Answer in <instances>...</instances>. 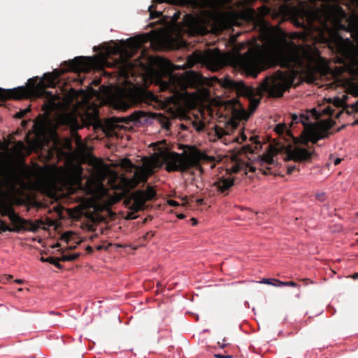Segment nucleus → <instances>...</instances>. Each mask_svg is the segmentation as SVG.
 Listing matches in <instances>:
<instances>
[{
  "label": "nucleus",
  "mask_w": 358,
  "mask_h": 358,
  "mask_svg": "<svg viewBox=\"0 0 358 358\" xmlns=\"http://www.w3.org/2000/svg\"><path fill=\"white\" fill-rule=\"evenodd\" d=\"M222 85L224 88L234 91L238 96L248 99L249 110H247L238 101L233 100L236 102L233 109L234 115L239 120H247L260 103V97H257L258 95L266 93L270 97H281L292 85V80L286 73L277 71L266 76L257 88L248 86L242 80H232L229 77L222 80Z\"/></svg>",
  "instance_id": "f257e3e1"
},
{
  "label": "nucleus",
  "mask_w": 358,
  "mask_h": 358,
  "mask_svg": "<svg viewBox=\"0 0 358 358\" xmlns=\"http://www.w3.org/2000/svg\"><path fill=\"white\" fill-rule=\"evenodd\" d=\"M264 48L271 57L284 59L299 71L313 76L320 69L324 59L316 48L310 45H297L293 41L269 37L266 39Z\"/></svg>",
  "instance_id": "f03ea898"
},
{
  "label": "nucleus",
  "mask_w": 358,
  "mask_h": 358,
  "mask_svg": "<svg viewBox=\"0 0 358 358\" xmlns=\"http://www.w3.org/2000/svg\"><path fill=\"white\" fill-rule=\"evenodd\" d=\"M155 100V96L150 92L133 87L116 90L110 97V103L116 110H126L132 106Z\"/></svg>",
  "instance_id": "7ed1b4c3"
},
{
  "label": "nucleus",
  "mask_w": 358,
  "mask_h": 358,
  "mask_svg": "<svg viewBox=\"0 0 358 358\" xmlns=\"http://www.w3.org/2000/svg\"><path fill=\"white\" fill-rule=\"evenodd\" d=\"M0 213L2 216L7 217L10 223L0 220V233L6 231L29 230L35 231L39 225L30 220L20 217L13 210L12 206L3 205L0 206Z\"/></svg>",
  "instance_id": "20e7f679"
},
{
  "label": "nucleus",
  "mask_w": 358,
  "mask_h": 358,
  "mask_svg": "<svg viewBox=\"0 0 358 358\" xmlns=\"http://www.w3.org/2000/svg\"><path fill=\"white\" fill-rule=\"evenodd\" d=\"M200 83V76L196 73H192L187 77L170 74L168 81L162 85V89L168 90L177 96L179 95L180 90H185L187 87H196Z\"/></svg>",
  "instance_id": "39448f33"
},
{
  "label": "nucleus",
  "mask_w": 358,
  "mask_h": 358,
  "mask_svg": "<svg viewBox=\"0 0 358 358\" xmlns=\"http://www.w3.org/2000/svg\"><path fill=\"white\" fill-rule=\"evenodd\" d=\"M161 159L162 165L164 166V169L169 172H184L192 167L194 164L191 157L174 152L163 154Z\"/></svg>",
  "instance_id": "423d86ee"
},
{
  "label": "nucleus",
  "mask_w": 358,
  "mask_h": 358,
  "mask_svg": "<svg viewBox=\"0 0 358 358\" xmlns=\"http://www.w3.org/2000/svg\"><path fill=\"white\" fill-rule=\"evenodd\" d=\"M265 59V55L262 52L245 55L240 59L241 67L248 75L256 78L263 69Z\"/></svg>",
  "instance_id": "0eeeda50"
},
{
  "label": "nucleus",
  "mask_w": 358,
  "mask_h": 358,
  "mask_svg": "<svg viewBox=\"0 0 358 358\" xmlns=\"http://www.w3.org/2000/svg\"><path fill=\"white\" fill-rule=\"evenodd\" d=\"M314 154L313 148H306L301 146H296L287 152V158L295 162L304 163L311 161Z\"/></svg>",
  "instance_id": "6e6552de"
},
{
  "label": "nucleus",
  "mask_w": 358,
  "mask_h": 358,
  "mask_svg": "<svg viewBox=\"0 0 358 358\" xmlns=\"http://www.w3.org/2000/svg\"><path fill=\"white\" fill-rule=\"evenodd\" d=\"M80 253L79 252H73L68 251L66 252H63L62 254V256L60 257H41L40 258V260L43 262H48L50 263L54 266H55L59 269H62L63 266L59 263V262H71L76 259L79 256Z\"/></svg>",
  "instance_id": "1a4fd4ad"
},
{
  "label": "nucleus",
  "mask_w": 358,
  "mask_h": 358,
  "mask_svg": "<svg viewBox=\"0 0 358 358\" xmlns=\"http://www.w3.org/2000/svg\"><path fill=\"white\" fill-rule=\"evenodd\" d=\"M234 185V180L231 177H221L213 183V187L218 194L227 195L229 189Z\"/></svg>",
  "instance_id": "9d476101"
},
{
  "label": "nucleus",
  "mask_w": 358,
  "mask_h": 358,
  "mask_svg": "<svg viewBox=\"0 0 358 358\" xmlns=\"http://www.w3.org/2000/svg\"><path fill=\"white\" fill-rule=\"evenodd\" d=\"M125 120L126 123L132 122L134 124H148L152 123V117L148 113L136 110L128 116Z\"/></svg>",
  "instance_id": "9b49d317"
},
{
  "label": "nucleus",
  "mask_w": 358,
  "mask_h": 358,
  "mask_svg": "<svg viewBox=\"0 0 358 358\" xmlns=\"http://www.w3.org/2000/svg\"><path fill=\"white\" fill-rule=\"evenodd\" d=\"M156 192L155 189L148 186L145 189H138L136 192L134 196L136 201L138 203L139 207H143L147 201L152 199L155 196Z\"/></svg>",
  "instance_id": "f8f14e48"
},
{
  "label": "nucleus",
  "mask_w": 358,
  "mask_h": 358,
  "mask_svg": "<svg viewBox=\"0 0 358 358\" xmlns=\"http://www.w3.org/2000/svg\"><path fill=\"white\" fill-rule=\"evenodd\" d=\"M91 58L85 57L83 56L76 57L71 61H70V69L76 70H85L90 69L91 64L87 62Z\"/></svg>",
  "instance_id": "ddd939ff"
},
{
  "label": "nucleus",
  "mask_w": 358,
  "mask_h": 358,
  "mask_svg": "<svg viewBox=\"0 0 358 358\" xmlns=\"http://www.w3.org/2000/svg\"><path fill=\"white\" fill-rule=\"evenodd\" d=\"M148 179L147 173L143 169H138L135 171L133 178L130 182V185L132 187H136L140 182H145Z\"/></svg>",
  "instance_id": "4468645a"
},
{
  "label": "nucleus",
  "mask_w": 358,
  "mask_h": 358,
  "mask_svg": "<svg viewBox=\"0 0 358 358\" xmlns=\"http://www.w3.org/2000/svg\"><path fill=\"white\" fill-rule=\"evenodd\" d=\"M274 163V159L271 157H266L260 162L259 170L263 174H272L271 168L270 167Z\"/></svg>",
  "instance_id": "2eb2a0df"
},
{
  "label": "nucleus",
  "mask_w": 358,
  "mask_h": 358,
  "mask_svg": "<svg viewBox=\"0 0 358 358\" xmlns=\"http://www.w3.org/2000/svg\"><path fill=\"white\" fill-rule=\"evenodd\" d=\"M308 116L305 114H300L299 115L296 114L292 115V124L301 123L303 126L306 127L308 124Z\"/></svg>",
  "instance_id": "dca6fc26"
},
{
  "label": "nucleus",
  "mask_w": 358,
  "mask_h": 358,
  "mask_svg": "<svg viewBox=\"0 0 358 358\" xmlns=\"http://www.w3.org/2000/svg\"><path fill=\"white\" fill-rule=\"evenodd\" d=\"M209 68L213 71H217L222 67L221 60L215 56H210L208 58Z\"/></svg>",
  "instance_id": "f3484780"
},
{
  "label": "nucleus",
  "mask_w": 358,
  "mask_h": 358,
  "mask_svg": "<svg viewBox=\"0 0 358 358\" xmlns=\"http://www.w3.org/2000/svg\"><path fill=\"white\" fill-rule=\"evenodd\" d=\"M12 96L17 99H21L27 96V90L25 87H18L14 88L12 92Z\"/></svg>",
  "instance_id": "a211bd4d"
},
{
  "label": "nucleus",
  "mask_w": 358,
  "mask_h": 358,
  "mask_svg": "<svg viewBox=\"0 0 358 358\" xmlns=\"http://www.w3.org/2000/svg\"><path fill=\"white\" fill-rule=\"evenodd\" d=\"M137 64L130 60H126L124 61L123 64V69H124V74H129L132 73L133 71L134 70Z\"/></svg>",
  "instance_id": "6ab92c4d"
},
{
  "label": "nucleus",
  "mask_w": 358,
  "mask_h": 358,
  "mask_svg": "<svg viewBox=\"0 0 358 358\" xmlns=\"http://www.w3.org/2000/svg\"><path fill=\"white\" fill-rule=\"evenodd\" d=\"M328 136L329 133L326 131L315 133L312 138V142L316 143L319 140L328 137Z\"/></svg>",
  "instance_id": "aec40b11"
},
{
  "label": "nucleus",
  "mask_w": 358,
  "mask_h": 358,
  "mask_svg": "<svg viewBox=\"0 0 358 358\" xmlns=\"http://www.w3.org/2000/svg\"><path fill=\"white\" fill-rule=\"evenodd\" d=\"M162 66L168 71H172L175 69V66L171 64L169 60L162 59H161Z\"/></svg>",
  "instance_id": "412c9836"
},
{
  "label": "nucleus",
  "mask_w": 358,
  "mask_h": 358,
  "mask_svg": "<svg viewBox=\"0 0 358 358\" xmlns=\"http://www.w3.org/2000/svg\"><path fill=\"white\" fill-rule=\"evenodd\" d=\"M51 96V100L49 101L47 106V110H54L57 108V103L55 102L56 100L57 96L55 95H50Z\"/></svg>",
  "instance_id": "4be33fe9"
},
{
  "label": "nucleus",
  "mask_w": 358,
  "mask_h": 358,
  "mask_svg": "<svg viewBox=\"0 0 358 358\" xmlns=\"http://www.w3.org/2000/svg\"><path fill=\"white\" fill-rule=\"evenodd\" d=\"M153 7H154L153 5H150L148 7V10L150 12V17L151 19L159 17L162 14L161 11H153L152 10Z\"/></svg>",
  "instance_id": "5701e85b"
},
{
  "label": "nucleus",
  "mask_w": 358,
  "mask_h": 358,
  "mask_svg": "<svg viewBox=\"0 0 358 358\" xmlns=\"http://www.w3.org/2000/svg\"><path fill=\"white\" fill-rule=\"evenodd\" d=\"M275 282L278 283V286L279 285H283V286H290V287H296L299 286L297 285V283H296L294 281L282 282V281L278 280H275Z\"/></svg>",
  "instance_id": "b1692460"
},
{
  "label": "nucleus",
  "mask_w": 358,
  "mask_h": 358,
  "mask_svg": "<svg viewBox=\"0 0 358 358\" xmlns=\"http://www.w3.org/2000/svg\"><path fill=\"white\" fill-rule=\"evenodd\" d=\"M59 76V73L57 70H55L52 73H46L44 74L45 77H48L50 79L53 81L57 79Z\"/></svg>",
  "instance_id": "393cba45"
},
{
  "label": "nucleus",
  "mask_w": 358,
  "mask_h": 358,
  "mask_svg": "<svg viewBox=\"0 0 358 358\" xmlns=\"http://www.w3.org/2000/svg\"><path fill=\"white\" fill-rule=\"evenodd\" d=\"M76 234L73 232L69 231L64 234L63 238L65 239L66 242L69 243L71 240H73Z\"/></svg>",
  "instance_id": "a878e982"
},
{
  "label": "nucleus",
  "mask_w": 358,
  "mask_h": 358,
  "mask_svg": "<svg viewBox=\"0 0 358 358\" xmlns=\"http://www.w3.org/2000/svg\"><path fill=\"white\" fill-rule=\"evenodd\" d=\"M29 112V109H24V110H20V111L17 112L15 117L16 118H22L27 113Z\"/></svg>",
  "instance_id": "bb28decb"
},
{
  "label": "nucleus",
  "mask_w": 358,
  "mask_h": 358,
  "mask_svg": "<svg viewBox=\"0 0 358 358\" xmlns=\"http://www.w3.org/2000/svg\"><path fill=\"white\" fill-rule=\"evenodd\" d=\"M287 129V127L285 124H277L275 130L277 133L280 134L284 131V130Z\"/></svg>",
  "instance_id": "cd10ccee"
},
{
  "label": "nucleus",
  "mask_w": 358,
  "mask_h": 358,
  "mask_svg": "<svg viewBox=\"0 0 358 358\" xmlns=\"http://www.w3.org/2000/svg\"><path fill=\"white\" fill-rule=\"evenodd\" d=\"M295 170L299 171V167L296 165H289L287 167V173L289 174L292 173Z\"/></svg>",
  "instance_id": "c85d7f7f"
},
{
  "label": "nucleus",
  "mask_w": 358,
  "mask_h": 358,
  "mask_svg": "<svg viewBox=\"0 0 358 358\" xmlns=\"http://www.w3.org/2000/svg\"><path fill=\"white\" fill-rule=\"evenodd\" d=\"M275 279L264 278L260 282L268 285H273L274 286H278V283H273L271 281H275Z\"/></svg>",
  "instance_id": "c756f323"
},
{
  "label": "nucleus",
  "mask_w": 358,
  "mask_h": 358,
  "mask_svg": "<svg viewBox=\"0 0 358 358\" xmlns=\"http://www.w3.org/2000/svg\"><path fill=\"white\" fill-rule=\"evenodd\" d=\"M95 248H85V254L86 255H90L91 253H92L94 252V249ZM97 250H101L103 248H96ZM105 249H108V248H104Z\"/></svg>",
  "instance_id": "7c9ffc66"
},
{
  "label": "nucleus",
  "mask_w": 358,
  "mask_h": 358,
  "mask_svg": "<svg viewBox=\"0 0 358 358\" xmlns=\"http://www.w3.org/2000/svg\"><path fill=\"white\" fill-rule=\"evenodd\" d=\"M323 113L324 114H327V115H333V111H332V110L329 107H327V108H324L323 110Z\"/></svg>",
  "instance_id": "2f4dec72"
},
{
  "label": "nucleus",
  "mask_w": 358,
  "mask_h": 358,
  "mask_svg": "<svg viewBox=\"0 0 358 358\" xmlns=\"http://www.w3.org/2000/svg\"><path fill=\"white\" fill-rule=\"evenodd\" d=\"M324 195H325V194L324 192H320V193L316 194V197L318 200L323 201L324 198Z\"/></svg>",
  "instance_id": "473e14b6"
},
{
  "label": "nucleus",
  "mask_w": 358,
  "mask_h": 358,
  "mask_svg": "<svg viewBox=\"0 0 358 358\" xmlns=\"http://www.w3.org/2000/svg\"><path fill=\"white\" fill-rule=\"evenodd\" d=\"M168 203L169 206H178L179 205V203L176 201H174L172 199H169L168 201Z\"/></svg>",
  "instance_id": "72a5a7b5"
},
{
  "label": "nucleus",
  "mask_w": 358,
  "mask_h": 358,
  "mask_svg": "<svg viewBox=\"0 0 358 358\" xmlns=\"http://www.w3.org/2000/svg\"><path fill=\"white\" fill-rule=\"evenodd\" d=\"M311 113L316 118H317L320 115V113L318 112L315 108L311 110Z\"/></svg>",
  "instance_id": "f704fd0d"
},
{
  "label": "nucleus",
  "mask_w": 358,
  "mask_h": 358,
  "mask_svg": "<svg viewBox=\"0 0 358 358\" xmlns=\"http://www.w3.org/2000/svg\"><path fill=\"white\" fill-rule=\"evenodd\" d=\"M301 280L303 282V284H304L305 285H307L309 282H310V283H313V281H311V280H310V279H308V278H303V279H301Z\"/></svg>",
  "instance_id": "c9c22d12"
},
{
  "label": "nucleus",
  "mask_w": 358,
  "mask_h": 358,
  "mask_svg": "<svg viewBox=\"0 0 358 358\" xmlns=\"http://www.w3.org/2000/svg\"><path fill=\"white\" fill-rule=\"evenodd\" d=\"M341 158H336V159L334 160V164L335 165H338V164H339L341 163Z\"/></svg>",
  "instance_id": "e433bc0d"
},
{
  "label": "nucleus",
  "mask_w": 358,
  "mask_h": 358,
  "mask_svg": "<svg viewBox=\"0 0 358 358\" xmlns=\"http://www.w3.org/2000/svg\"><path fill=\"white\" fill-rule=\"evenodd\" d=\"M3 278H6V280H10L13 278V275H3Z\"/></svg>",
  "instance_id": "4c0bfd02"
},
{
  "label": "nucleus",
  "mask_w": 358,
  "mask_h": 358,
  "mask_svg": "<svg viewBox=\"0 0 358 358\" xmlns=\"http://www.w3.org/2000/svg\"><path fill=\"white\" fill-rule=\"evenodd\" d=\"M215 356L217 358H229V356H224V355H219V354L218 355H215Z\"/></svg>",
  "instance_id": "58836bf2"
},
{
  "label": "nucleus",
  "mask_w": 358,
  "mask_h": 358,
  "mask_svg": "<svg viewBox=\"0 0 358 358\" xmlns=\"http://www.w3.org/2000/svg\"><path fill=\"white\" fill-rule=\"evenodd\" d=\"M299 35H301V34L297 33V32H294V33L292 34V38H294L298 37V36H299Z\"/></svg>",
  "instance_id": "ea45409f"
},
{
  "label": "nucleus",
  "mask_w": 358,
  "mask_h": 358,
  "mask_svg": "<svg viewBox=\"0 0 358 358\" xmlns=\"http://www.w3.org/2000/svg\"><path fill=\"white\" fill-rule=\"evenodd\" d=\"M352 278L354 280H357V279H358V273H355L352 275Z\"/></svg>",
  "instance_id": "a19ab883"
},
{
  "label": "nucleus",
  "mask_w": 358,
  "mask_h": 358,
  "mask_svg": "<svg viewBox=\"0 0 358 358\" xmlns=\"http://www.w3.org/2000/svg\"><path fill=\"white\" fill-rule=\"evenodd\" d=\"M8 280H6V278H3V276H2L0 279V282L2 283H6Z\"/></svg>",
  "instance_id": "79ce46f5"
},
{
  "label": "nucleus",
  "mask_w": 358,
  "mask_h": 358,
  "mask_svg": "<svg viewBox=\"0 0 358 358\" xmlns=\"http://www.w3.org/2000/svg\"><path fill=\"white\" fill-rule=\"evenodd\" d=\"M15 282L17 284H22V283H23L24 281L21 279H17L15 280Z\"/></svg>",
  "instance_id": "37998d69"
},
{
  "label": "nucleus",
  "mask_w": 358,
  "mask_h": 358,
  "mask_svg": "<svg viewBox=\"0 0 358 358\" xmlns=\"http://www.w3.org/2000/svg\"><path fill=\"white\" fill-rule=\"evenodd\" d=\"M191 220L193 225H196L197 224V220L195 218H192Z\"/></svg>",
  "instance_id": "c03bdc74"
},
{
  "label": "nucleus",
  "mask_w": 358,
  "mask_h": 358,
  "mask_svg": "<svg viewBox=\"0 0 358 358\" xmlns=\"http://www.w3.org/2000/svg\"><path fill=\"white\" fill-rule=\"evenodd\" d=\"M127 163L128 167H131L133 166L132 163L129 160H127Z\"/></svg>",
  "instance_id": "a18cd8bd"
},
{
  "label": "nucleus",
  "mask_w": 358,
  "mask_h": 358,
  "mask_svg": "<svg viewBox=\"0 0 358 358\" xmlns=\"http://www.w3.org/2000/svg\"><path fill=\"white\" fill-rule=\"evenodd\" d=\"M114 246H118V247H120V246H123L122 245L120 244V243H117L115 244ZM124 246H131V245H125Z\"/></svg>",
  "instance_id": "49530a36"
},
{
  "label": "nucleus",
  "mask_w": 358,
  "mask_h": 358,
  "mask_svg": "<svg viewBox=\"0 0 358 358\" xmlns=\"http://www.w3.org/2000/svg\"><path fill=\"white\" fill-rule=\"evenodd\" d=\"M50 246L57 247V246H60V244L59 243H54V244L51 245Z\"/></svg>",
  "instance_id": "de8ad7c7"
},
{
  "label": "nucleus",
  "mask_w": 358,
  "mask_h": 358,
  "mask_svg": "<svg viewBox=\"0 0 358 358\" xmlns=\"http://www.w3.org/2000/svg\"><path fill=\"white\" fill-rule=\"evenodd\" d=\"M242 139H243V141H245L247 139V137L245 134L242 135Z\"/></svg>",
  "instance_id": "09e8293b"
},
{
  "label": "nucleus",
  "mask_w": 358,
  "mask_h": 358,
  "mask_svg": "<svg viewBox=\"0 0 358 358\" xmlns=\"http://www.w3.org/2000/svg\"><path fill=\"white\" fill-rule=\"evenodd\" d=\"M162 1H163V0H153L154 3H155V2L160 3Z\"/></svg>",
  "instance_id": "8fccbe9b"
},
{
  "label": "nucleus",
  "mask_w": 358,
  "mask_h": 358,
  "mask_svg": "<svg viewBox=\"0 0 358 358\" xmlns=\"http://www.w3.org/2000/svg\"><path fill=\"white\" fill-rule=\"evenodd\" d=\"M184 217H185V216H184L183 215H182V214H180V215H178V217H179L180 219H182V218H184Z\"/></svg>",
  "instance_id": "3c124183"
},
{
  "label": "nucleus",
  "mask_w": 358,
  "mask_h": 358,
  "mask_svg": "<svg viewBox=\"0 0 358 358\" xmlns=\"http://www.w3.org/2000/svg\"><path fill=\"white\" fill-rule=\"evenodd\" d=\"M72 120L76 123V124H77L78 127H79V125H78V122H76V120Z\"/></svg>",
  "instance_id": "603ef678"
},
{
  "label": "nucleus",
  "mask_w": 358,
  "mask_h": 358,
  "mask_svg": "<svg viewBox=\"0 0 358 358\" xmlns=\"http://www.w3.org/2000/svg\"><path fill=\"white\" fill-rule=\"evenodd\" d=\"M33 80H34V78H29L28 80L29 83H30Z\"/></svg>",
  "instance_id": "864d4df0"
},
{
  "label": "nucleus",
  "mask_w": 358,
  "mask_h": 358,
  "mask_svg": "<svg viewBox=\"0 0 358 358\" xmlns=\"http://www.w3.org/2000/svg\"><path fill=\"white\" fill-rule=\"evenodd\" d=\"M354 124H358V120H355L353 123Z\"/></svg>",
  "instance_id": "5fc2aeb1"
},
{
  "label": "nucleus",
  "mask_w": 358,
  "mask_h": 358,
  "mask_svg": "<svg viewBox=\"0 0 358 358\" xmlns=\"http://www.w3.org/2000/svg\"><path fill=\"white\" fill-rule=\"evenodd\" d=\"M174 17H175L176 19L178 17V14H177L176 13L174 14Z\"/></svg>",
  "instance_id": "6e6d98bb"
},
{
  "label": "nucleus",
  "mask_w": 358,
  "mask_h": 358,
  "mask_svg": "<svg viewBox=\"0 0 358 358\" xmlns=\"http://www.w3.org/2000/svg\"><path fill=\"white\" fill-rule=\"evenodd\" d=\"M107 246L110 247V246H113V244H112V243H108V244L107 245Z\"/></svg>",
  "instance_id": "4d7b16f0"
},
{
  "label": "nucleus",
  "mask_w": 358,
  "mask_h": 358,
  "mask_svg": "<svg viewBox=\"0 0 358 358\" xmlns=\"http://www.w3.org/2000/svg\"><path fill=\"white\" fill-rule=\"evenodd\" d=\"M157 286H160V283L159 282H157Z\"/></svg>",
  "instance_id": "13d9d810"
},
{
  "label": "nucleus",
  "mask_w": 358,
  "mask_h": 358,
  "mask_svg": "<svg viewBox=\"0 0 358 358\" xmlns=\"http://www.w3.org/2000/svg\"><path fill=\"white\" fill-rule=\"evenodd\" d=\"M69 249H74L75 248H72V247H70L69 248Z\"/></svg>",
  "instance_id": "bf43d9fd"
},
{
  "label": "nucleus",
  "mask_w": 358,
  "mask_h": 358,
  "mask_svg": "<svg viewBox=\"0 0 358 358\" xmlns=\"http://www.w3.org/2000/svg\"><path fill=\"white\" fill-rule=\"evenodd\" d=\"M357 96H358V86H357Z\"/></svg>",
  "instance_id": "052dcab7"
},
{
  "label": "nucleus",
  "mask_w": 358,
  "mask_h": 358,
  "mask_svg": "<svg viewBox=\"0 0 358 358\" xmlns=\"http://www.w3.org/2000/svg\"><path fill=\"white\" fill-rule=\"evenodd\" d=\"M356 241L358 242V238H357V240H356Z\"/></svg>",
  "instance_id": "680f3d73"
},
{
  "label": "nucleus",
  "mask_w": 358,
  "mask_h": 358,
  "mask_svg": "<svg viewBox=\"0 0 358 358\" xmlns=\"http://www.w3.org/2000/svg\"><path fill=\"white\" fill-rule=\"evenodd\" d=\"M0 90H2V89L0 87Z\"/></svg>",
  "instance_id": "e2e57ef3"
},
{
  "label": "nucleus",
  "mask_w": 358,
  "mask_h": 358,
  "mask_svg": "<svg viewBox=\"0 0 358 358\" xmlns=\"http://www.w3.org/2000/svg\"><path fill=\"white\" fill-rule=\"evenodd\" d=\"M357 103H358V101H357Z\"/></svg>",
  "instance_id": "0e129e2a"
}]
</instances>
